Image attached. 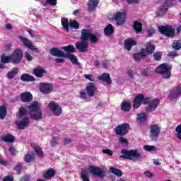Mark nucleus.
I'll use <instances>...</instances> for the list:
<instances>
[{
    "label": "nucleus",
    "instance_id": "6e6552de",
    "mask_svg": "<svg viewBox=\"0 0 181 181\" xmlns=\"http://www.w3.org/2000/svg\"><path fill=\"white\" fill-rule=\"evenodd\" d=\"M48 108L54 117H60L62 110L60 105L57 103L52 101L48 104Z\"/></svg>",
    "mask_w": 181,
    "mask_h": 181
},
{
    "label": "nucleus",
    "instance_id": "f8f14e48",
    "mask_svg": "<svg viewBox=\"0 0 181 181\" xmlns=\"http://www.w3.org/2000/svg\"><path fill=\"white\" fill-rule=\"evenodd\" d=\"M128 128H129V124L127 123H124L118 125L115 129V132L116 135H127L128 134Z\"/></svg>",
    "mask_w": 181,
    "mask_h": 181
},
{
    "label": "nucleus",
    "instance_id": "cd10ccee",
    "mask_svg": "<svg viewBox=\"0 0 181 181\" xmlns=\"http://www.w3.org/2000/svg\"><path fill=\"white\" fill-rule=\"evenodd\" d=\"M133 57L135 62H139L142 60V59H145V57H147L145 54V49H141L140 53L134 54Z\"/></svg>",
    "mask_w": 181,
    "mask_h": 181
},
{
    "label": "nucleus",
    "instance_id": "e433bc0d",
    "mask_svg": "<svg viewBox=\"0 0 181 181\" xmlns=\"http://www.w3.org/2000/svg\"><path fill=\"white\" fill-rule=\"evenodd\" d=\"M55 173H56L54 172V170H53L52 169H50L44 174V178L52 179V177L54 176Z\"/></svg>",
    "mask_w": 181,
    "mask_h": 181
},
{
    "label": "nucleus",
    "instance_id": "2eb2a0df",
    "mask_svg": "<svg viewBox=\"0 0 181 181\" xmlns=\"http://www.w3.org/2000/svg\"><path fill=\"white\" fill-rule=\"evenodd\" d=\"M86 91L88 97H94V95H95V91H97L95 83H90L86 85Z\"/></svg>",
    "mask_w": 181,
    "mask_h": 181
},
{
    "label": "nucleus",
    "instance_id": "9d476101",
    "mask_svg": "<svg viewBox=\"0 0 181 181\" xmlns=\"http://www.w3.org/2000/svg\"><path fill=\"white\" fill-rule=\"evenodd\" d=\"M11 56L12 63H14V64H19V63L22 62V59H23V51H22V49L21 48H17L13 51Z\"/></svg>",
    "mask_w": 181,
    "mask_h": 181
},
{
    "label": "nucleus",
    "instance_id": "6e6d98bb",
    "mask_svg": "<svg viewBox=\"0 0 181 181\" xmlns=\"http://www.w3.org/2000/svg\"><path fill=\"white\" fill-rule=\"evenodd\" d=\"M87 93H86L84 90L80 92V98L82 100H87Z\"/></svg>",
    "mask_w": 181,
    "mask_h": 181
},
{
    "label": "nucleus",
    "instance_id": "f257e3e1",
    "mask_svg": "<svg viewBox=\"0 0 181 181\" xmlns=\"http://www.w3.org/2000/svg\"><path fill=\"white\" fill-rule=\"evenodd\" d=\"M142 103L143 104H148V106L146 108V111L147 112H152L159 105V99L151 100L149 98H144V95H138L135 97L133 102L134 108H139Z\"/></svg>",
    "mask_w": 181,
    "mask_h": 181
},
{
    "label": "nucleus",
    "instance_id": "c85d7f7f",
    "mask_svg": "<svg viewBox=\"0 0 181 181\" xmlns=\"http://www.w3.org/2000/svg\"><path fill=\"white\" fill-rule=\"evenodd\" d=\"M1 60L3 64H8V63H12V57L11 55L8 56L6 54H2L1 56Z\"/></svg>",
    "mask_w": 181,
    "mask_h": 181
},
{
    "label": "nucleus",
    "instance_id": "ddd939ff",
    "mask_svg": "<svg viewBox=\"0 0 181 181\" xmlns=\"http://www.w3.org/2000/svg\"><path fill=\"white\" fill-rule=\"evenodd\" d=\"M160 134V127L156 124H152L150 127V138L155 141V139H158L159 138V135Z\"/></svg>",
    "mask_w": 181,
    "mask_h": 181
},
{
    "label": "nucleus",
    "instance_id": "5fc2aeb1",
    "mask_svg": "<svg viewBox=\"0 0 181 181\" xmlns=\"http://www.w3.org/2000/svg\"><path fill=\"white\" fill-rule=\"evenodd\" d=\"M46 4H49L52 6H56V5H57V0H46Z\"/></svg>",
    "mask_w": 181,
    "mask_h": 181
},
{
    "label": "nucleus",
    "instance_id": "a19ab883",
    "mask_svg": "<svg viewBox=\"0 0 181 181\" xmlns=\"http://www.w3.org/2000/svg\"><path fill=\"white\" fill-rule=\"evenodd\" d=\"M26 114H28V110H26V109H25V107H21L20 109H19V111L17 114V117L18 118H21L25 115H26Z\"/></svg>",
    "mask_w": 181,
    "mask_h": 181
},
{
    "label": "nucleus",
    "instance_id": "13d9d810",
    "mask_svg": "<svg viewBox=\"0 0 181 181\" xmlns=\"http://www.w3.org/2000/svg\"><path fill=\"white\" fill-rule=\"evenodd\" d=\"M102 152L103 153H106V155H110V156H112V154L114 153L110 149H105L103 150Z\"/></svg>",
    "mask_w": 181,
    "mask_h": 181
},
{
    "label": "nucleus",
    "instance_id": "9b49d317",
    "mask_svg": "<svg viewBox=\"0 0 181 181\" xmlns=\"http://www.w3.org/2000/svg\"><path fill=\"white\" fill-rule=\"evenodd\" d=\"M18 37L20 40L22 42L23 45L28 47V49L32 50L33 52H35V53H39V49H37L36 46L33 45V42H32L30 40L22 35H20Z\"/></svg>",
    "mask_w": 181,
    "mask_h": 181
},
{
    "label": "nucleus",
    "instance_id": "c9c22d12",
    "mask_svg": "<svg viewBox=\"0 0 181 181\" xmlns=\"http://www.w3.org/2000/svg\"><path fill=\"white\" fill-rule=\"evenodd\" d=\"M18 71L19 70L18 69V68H13L11 71L8 72L7 74L8 78H13V77H15V76L18 74Z\"/></svg>",
    "mask_w": 181,
    "mask_h": 181
},
{
    "label": "nucleus",
    "instance_id": "c756f323",
    "mask_svg": "<svg viewBox=\"0 0 181 181\" xmlns=\"http://www.w3.org/2000/svg\"><path fill=\"white\" fill-rule=\"evenodd\" d=\"M104 33L106 36H111L114 33V26L111 24L107 25L104 29Z\"/></svg>",
    "mask_w": 181,
    "mask_h": 181
},
{
    "label": "nucleus",
    "instance_id": "7ed1b4c3",
    "mask_svg": "<svg viewBox=\"0 0 181 181\" xmlns=\"http://www.w3.org/2000/svg\"><path fill=\"white\" fill-rule=\"evenodd\" d=\"M122 155L120 158L122 159H127L129 160H141L142 159V155L136 150H125L121 151Z\"/></svg>",
    "mask_w": 181,
    "mask_h": 181
},
{
    "label": "nucleus",
    "instance_id": "2f4dec72",
    "mask_svg": "<svg viewBox=\"0 0 181 181\" xmlns=\"http://www.w3.org/2000/svg\"><path fill=\"white\" fill-rule=\"evenodd\" d=\"M22 81H35L36 80L32 75L24 74L21 76Z\"/></svg>",
    "mask_w": 181,
    "mask_h": 181
},
{
    "label": "nucleus",
    "instance_id": "de8ad7c7",
    "mask_svg": "<svg viewBox=\"0 0 181 181\" xmlns=\"http://www.w3.org/2000/svg\"><path fill=\"white\" fill-rule=\"evenodd\" d=\"M59 141L60 139L59 138H52L51 140L52 146H57V145H59Z\"/></svg>",
    "mask_w": 181,
    "mask_h": 181
},
{
    "label": "nucleus",
    "instance_id": "052dcab7",
    "mask_svg": "<svg viewBox=\"0 0 181 181\" xmlns=\"http://www.w3.org/2000/svg\"><path fill=\"white\" fill-rule=\"evenodd\" d=\"M4 181H13V176L8 175L4 178Z\"/></svg>",
    "mask_w": 181,
    "mask_h": 181
},
{
    "label": "nucleus",
    "instance_id": "4be33fe9",
    "mask_svg": "<svg viewBox=\"0 0 181 181\" xmlns=\"http://www.w3.org/2000/svg\"><path fill=\"white\" fill-rule=\"evenodd\" d=\"M30 117L32 119H34V121H39L43 118L42 115V110H37L36 112H30Z\"/></svg>",
    "mask_w": 181,
    "mask_h": 181
},
{
    "label": "nucleus",
    "instance_id": "a211bd4d",
    "mask_svg": "<svg viewBox=\"0 0 181 181\" xmlns=\"http://www.w3.org/2000/svg\"><path fill=\"white\" fill-rule=\"evenodd\" d=\"M76 47L79 52H81L82 53L87 52L88 43L86 40H81V42H76Z\"/></svg>",
    "mask_w": 181,
    "mask_h": 181
},
{
    "label": "nucleus",
    "instance_id": "f704fd0d",
    "mask_svg": "<svg viewBox=\"0 0 181 181\" xmlns=\"http://www.w3.org/2000/svg\"><path fill=\"white\" fill-rule=\"evenodd\" d=\"M6 107L5 105L0 106V118L1 119H4L5 117H6Z\"/></svg>",
    "mask_w": 181,
    "mask_h": 181
},
{
    "label": "nucleus",
    "instance_id": "0eeeda50",
    "mask_svg": "<svg viewBox=\"0 0 181 181\" xmlns=\"http://www.w3.org/2000/svg\"><path fill=\"white\" fill-rule=\"evenodd\" d=\"M172 67L167 64H163L156 69V73L160 74L163 78H170L172 76Z\"/></svg>",
    "mask_w": 181,
    "mask_h": 181
},
{
    "label": "nucleus",
    "instance_id": "58836bf2",
    "mask_svg": "<svg viewBox=\"0 0 181 181\" xmlns=\"http://www.w3.org/2000/svg\"><path fill=\"white\" fill-rule=\"evenodd\" d=\"M1 140L4 142H13L15 141V138L13 137V136L8 134L6 136H3L1 138Z\"/></svg>",
    "mask_w": 181,
    "mask_h": 181
},
{
    "label": "nucleus",
    "instance_id": "6ab92c4d",
    "mask_svg": "<svg viewBox=\"0 0 181 181\" xmlns=\"http://www.w3.org/2000/svg\"><path fill=\"white\" fill-rule=\"evenodd\" d=\"M136 45V41L133 38H128L124 42V47L129 52L132 49V46H135Z\"/></svg>",
    "mask_w": 181,
    "mask_h": 181
},
{
    "label": "nucleus",
    "instance_id": "1a4fd4ad",
    "mask_svg": "<svg viewBox=\"0 0 181 181\" xmlns=\"http://www.w3.org/2000/svg\"><path fill=\"white\" fill-rule=\"evenodd\" d=\"M158 30L162 35H165L168 37H173L175 36V28L171 25H160Z\"/></svg>",
    "mask_w": 181,
    "mask_h": 181
},
{
    "label": "nucleus",
    "instance_id": "a878e982",
    "mask_svg": "<svg viewBox=\"0 0 181 181\" xmlns=\"http://www.w3.org/2000/svg\"><path fill=\"white\" fill-rule=\"evenodd\" d=\"M33 98V96L29 92L21 93V101H23V103H29Z\"/></svg>",
    "mask_w": 181,
    "mask_h": 181
},
{
    "label": "nucleus",
    "instance_id": "49530a36",
    "mask_svg": "<svg viewBox=\"0 0 181 181\" xmlns=\"http://www.w3.org/2000/svg\"><path fill=\"white\" fill-rule=\"evenodd\" d=\"M175 132H177V138L181 141V124L176 127Z\"/></svg>",
    "mask_w": 181,
    "mask_h": 181
},
{
    "label": "nucleus",
    "instance_id": "ea45409f",
    "mask_svg": "<svg viewBox=\"0 0 181 181\" xmlns=\"http://www.w3.org/2000/svg\"><path fill=\"white\" fill-rule=\"evenodd\" d=\"M121 107L123 111L128 112L131 110V105L129 103L122 102Z\"/></svg>",
    "mask_w": 181,
    "mask_h": 181
},
{
    "label": "nucleus",
    "instance_id": "473e14b6",
    "mask_svg": "<svg viewBox=\"0 0 181 181\" xmlns=\"http://www.w3.org/2000/svg\"><path fill=\"white\" fill-rule=\"evenodd\" d=\"M62 49L66 52L67 54H71V53H74V52H76V47L73 45L62 47Z\"/></svg>",
    "mask_w": 181,
    "mask_h": 181
},
{
    "label": "nucleus",
    "instance_id": "37998d69",
    "mask_svg": "<svg viewBox=\"0 0 181 181\" xmlns=\"http://www.w3.org/2000/svg\"><path fill=\"white\" fill-rule=\"evenodd\" d=\"M35 159V155L33 154H27L25 156V160L27 162V163H30V162H33Z\"/></svg>",
    "mask_w": 181,
    "mask_h": 181
},
{
    "label": "nucleus",
    "instance_id": "603ef678",
    "mask_svg": "<svg viewBox=\"0 0 181 181\" xmlns=\"http://www.w3.org/2000/svg\"><path fill=\"white\" fill-rule=\"evenodd\" d=\"M145 118H146L145 113H140L137 115V119H139V121H145Z\"/></svg>",
    "mask_w": 181,
    "mask_h": 181
},
{
    "label": "nucleus",
    "instance_id": "a18cd8bd",
    "mask_svg": "<svg viewBox=\"0 0 181 181\" xmlns=\"http://www.w3.org/2000/svg\"><path fill=\"white\" fill-rule=\"evenodd\" d=\"M35 151L40 158H42L45 154L43 153V151H42V148H40V146H37L35 148Z\"/></svg>",
    "mask_w": 181,
    "mask_h": 181
},
{
    "label": "nucleus",
    "instance_id": "338daca9",
    "mask_svg": "<svg viewBox=\"0 0 181 181\" xmlns=\"http://www.w3.org/2000/svg\"><path fill=\"white\" fill-rule=\"evenodd\" d=\"M141 73L143 76H149V71L148 69H144Z\"/></svg>",
    "mask_w": 181,
    "mask_h": 181
},
{
    "label": "nucleus",
    "instance_id": "3c124183",
    "mask_svg": "<svg viewBox=\"0 0 181 181\" xmlns=\"http://www.w3.org/2000/svg\"><path fill=\"white\" fill-rule=\"evenodd\" d=\"M173 47L175 50H179V49H181V43L180 42H174L173 43Z\"/></svg>",
    "mask_w": 181,
    "mask_h": 181
},
{
    "label": "nucleus",
    "instance_id": "680f3d73",
    "mask_svg": "<svg viewBox=\"0 0 181 181\" xmlns=\"http://www.w3.org/2000/svg\"><path fill=\"white\" fill-rule=\"evenodd\" d=\"M69 144H71V139H65L64 141H63V144L64 145H69Z\"/></svg>",
    "mask_w": 181,
    "mask_h": 181
},
{
    "label": "nucleus",
    "instance_id": "09e8293b",
    "mask_svg": "<svg viewBox=\"0 0 181 181\" xmlns=\"http://www.w3.org/2000/svg\"><path fill=\"white\" fill-rule=\"evenodd\" d=\"M153 58L155 59V60H157V61L160 60V59H162V52H155L153 54Z\"/></svg>",
    "mask_w": 181,
    "mask_h": 181
},
{
    "label": "nucleus",
    "instance_id": "4468645a",
    "mask_svg": "<svg viewBox=\"0 0 181 181\" xmlns=\"http://www.w3.org/2000/svg\"><path fill=\"white\" fill-rule=\"evenodd\" d=\"M40 91L42 94H50L53 91V84L49 83H42L40 84Z\"/></svg>",
    "mask_w": 181,
    "mask_h": 181
},
{
    "label": "nucleus",
    "instance_id": "39448f33",
    "mask_svg": "<svg viewBox=\"0 0 181 181\" xmlns=\"http://www.w3.org/2000/svg\"><path fill=\"white\" fill-rule=\"evenodd\" d=\"M81 40H90L93 43H95L100 40V34L91 33V29L84 28L81 30Z\"/></svg>",
    "mask_w": 181,
    "mask_h": 181
},
{
    "label": "nucleus",
    "instance_id": "864d4df0",
    "mask_svg": "<svg viewBox=\"0 0 181 181\" xmlns=\"http://www.w3.org/2000/svg\"><path fill=\"white\" fill-rule=\"evenodd\" d=\"M119 142L122 145H128V139L124 137H120L119 139Z\"/></svg>",
    "mask_w": 181,
    "mask_h": 181
},
{
    "label": "nucleus",
    "instance_id": "5701e85b",
    "mask_svg": "<svg viewBox=\"0 0 181 181\" xmlns=\"http://www.w3.org/2000/svg\"><path fill=\"white\" fill-rule=\"evenodd\" d=\"M46 73V71L41 66H38L33 69V74L38 77L39 78L43 77V75Z\"/></svg>",
    "mask_w": 181,
    "mask_h": 181
},
{
    "label": "nucleus",
    "instance_id": "4d7b16f0",
    "mask_svg": "<svg viewBox=\"0 0 181 181\" xmlns=\"http://www.w3.org/2000/svg\"><path fill=\"white\" fill-rule=\"evenodd\" d=\"M25 57L28 62H32V60H33V57H32V55L28 52L25 53Z\"/></svg>",
    "mask_w": 181,
    "mask_h": 181
},
{
    "label": "nucleus",
    "instance_id": "0e129e2a",
    "mask_svg": "<svg viewBox=\"0 0 181 181\" xmlns=\"http://www.w3.org/2000/svg\"><path fill=\"white\" fill-rule=\"evenodd\" d=\"M153 163L154 165H156L157 166H160V160L153 159Z\"/></svg>",
    "mask_w": 181,
    "mask_h": 181
},
{
    "label": "nucleus",
    "instance_id": "bb28decb",
    "mask_svg": "<svg viewBox=\"0 0 181 181\" xmlns=\"http://www.w3.org/2000/svg\"><path fill=\"white\" fill-rule=\"evenodd\" d=\"M144 50H145L144 54H146V57H148L149 54H152V53L155 52V45L151 42H148L146 46V49Z\"/></svg>",
    "mask_w": 181,
    "mask_h": 181
},
{
    "label": "nucleus",
    "instance_id": "e2e57ef3",
    "mask_svg": "<svg viewBox=\"0 0 181 181\" xmlns=\"http://www.w3.org/2000/svg\"><path fill=\"white\" fill-rule=\"evenodd\" d=\"M0 165H2L3 166H8V162L2 158H0Z\"/></svg>",
    "mask_w": 181,
    "mask_h": 181
},
{
    "label": "nucleus",
    "instance_id": "79ce46f5",
    "mask_svg": "<svg viewBox=\"0 0 181 181\" xmlns=\"http://www.w3.org/2000/svg\"><path fill=\"white\" fill-rule=\"evenodd\" d=\"M69 26L70 28H73L74 29H78L80 27V24L75 20H70L69 21Z\"/></svg>",
    "mask_w": 181,
    "mask_h": 181
},
{
    "label": "nucleus",
    "instance_id": "4c0bfd02",
    "mask_svg": "<svg viewBox=\"0 0 181 181\" xmlns=\"http://www.w3.org/2000/svg\"><path fill=\"white\" fill-rule=\"evenodd\" d=\"M109 170L111 173H113L114 175L118 176L119 177L122 176V171L115 168H110Z\"/></svg>",
    "mask_w": 181,
    "mask_h": 181
},
{
    "label": "nucleus",
    "instance_id": "20e7f679",
    "mask_svg": "<svg viewBox=\"0 0 181 181\" xmlns=\"http://www.w3.org/2000/svg\"><path fill=\"white\" fill-rule=\"evenodd\" d=\"M49 53L52 56H56L57 57H64L65 59H69L73 64H77L78 60L77 57L73 54H65L64 52L60 50L59 48H51Z\"/></svg>",
    "mask_w": 181,
    "mask_h": 181
},
{
    "label": "nucleus",
    "instance_id": "b1692460",
    "mask_svg": "<svg viewBox=\"0 0 181 181\" xmlns=\"http://www.w3.org/2000/svg\"><path fill=\"white\" fill-rule=\"evenodd\" d=\"M181 95V85H178L176 89L170 93V98H177Z\"/></svg>",
    "mask_w": 181,
    "mask_h": 181
},
{
    "label": "nucleus",
    "instance_id": "f03ea898",
    "mask_svg": "<svg viewBox=\"0 0 181 181\" xmlns=\"http://www.w3.org/2000/svg\"><path fill=\"white\" fill-rule=\"evenodd\" d=\"M92 173L93 176L98 177H104L105 173L99 167L90 166L89 168H86L81 172V177L83 181H90L88 176Z\"/></svg>",
    "mask_w": 181,
    "mask_h": 181
},
{
    "label": "nucleus",
    "instance_id": "c03bdc74",
    "mask_svg": "<svg viewBox=\"0 0 181 181\" xmlns=\"http://www.w3.org/2000/svg\"><path fill=\"white\" fill-rule=\"evenodd\" d=\"M144 149L145 151H147L148 152H153L156 151V147L153 146L146 145V146H144Z\"/></svg>",
    "mask_w": 181,
    "mask_h": 181
},
{
    "label": "nucleus",
    "instance_id": "69168bd1",
    "mask_svg": "<svg viewBox=\"0 0 181 181\" xmlns=\"http://www.w3.org/2000/svg\"><path fill=\"white\" fill-rule=\"evenodd\" d=\"M56 63H64V59L63 58H57L55 59Z\"/></svg>",
    "mask_w": 181,
    "mask_h": 181
},
{
    "label": "nucleus",
    "instance_id": "aec40b11",
    "mask_svg": "<svg viewBox=\"0 0 181 181\" xmlns=\"http://www.w3.org/2000/svg\"><path fill=\"white\" fill-rule=\"evenodd\" d=\"M98 6V0H90L88 4V10L89 12H94Z\"/></svg>",
    "mask_w": 181,
    "mask_h": 181
},
{
    "label": "nucleus",
    "instance_id": "393cba45",
    "mask_svg": "<svg viewBox=\"0 0 181 181\" xmlns=\"http://www.w3.org/2000/svg\"><path fill=\"white\" fill-rule=\"evenodd\" d=\"M41 110L39 107V103L37 102H34L28 107V114L30 115V112H36V111Z\"/></svg>",
    "mask_w": 181,
    "mask_h": 181
},
{
    "label": "nucleus",
    "instance_id": "7c9ffc66",
    "mask_svg": "<svg viewBox=\"0 0 181 181\" xmlns=\"http://www.w3.org/2000/svg\"><path fill=\"white\" fill-rule=\"evenodd\" d=\"M61 22L65 32L69 33L70 30L69 29V20L66 18H62Z\"/></svg>",
    "mask_w": 181,
    "mask_h": 181
},
{
    "label": "nucleus",
    "instance_id": "bf43d9fd",
    "mask_svg": "<svg viewBox=\"0 0 181 181\" xmlns=\"http://www.w3.org/2000/svg\"><path fill=\"white\" fill-rule=\"evenodd\" d=\"M127 74H128V76L129 77V78H134V76L135 74L134 73V71L130 69L127 71Z\"/></svg>",
    "mask_w": 181,
    "mask_h": 181
},
{
    "label": "nucleus",
    "instance_id": "423d86ee",
    "mask_svg": "<svg viewBox=\"0 0 181 181\" xmlns=\"http://www.w3.org/2000/svg\"><path fill=\"white\" fill-rule=\"evenodd\" d=\"M108 18L111 21H116L117 25L121 26V25H124V23H125V21L127 19V11L125 10H122L115 13L114 14H110Z\"/></svg>",
    "mask_w": 181,
    "mask_h": 181
},
{
    "label": "nucleus",
    "instance_id": "412c9836",
    "mask_svg": "<svg viewBox=\"0 0 181 181\" xmlns=\"http://www.w3.org/2000/svg\"><path fill=\"white\" fill-rule=\"evenodd\" d=\"M98 78L100 81H104V83H106V84L108 85L112 83V81H111V76H110L109 74H103L102 75H100L98 76Z\"/></svg>",
    "mask_w": 181,
    "mask_h": 181
},
{
    "label": "nucleus",
    "instance_id": "72a5a7b5",
    "mask_svg": "<svg viewBox=\"0 0 181 181\" xmlns=\"http://www.w3.org/2000/svg\"><path fill=\"white\" fill-rule=\"evenodd\" d=\"M133 28L135 30V32H136L137 33H139V32H142V23L138 22V21H135L134 25H133Z\"/></svg>",
    "mask_w": 181,
    "mask_h": 181
},
{
    "label": "nucleus",
    "instance_id": "774afa93",
    "mask_svg": "<svg viewBox=\"0 0 181 181\" xmlns=\"http://www.w3.org/2000/svg\"><path fill=\"white\" fill-rule=\"evenodd\" d=\"M153 33H155V29L151 28L148 30V36H152V35H153Z\"/></svg>",
    "mask_w": 181,
    "mask_h": 181
},
{
    "label": "nucleus",
    "instance_id": "dca6fc26",
    "mask_svg": "<svg viewBox=\"0 0 181 181\" xmlns=\"http://www.w3.org/2000/svg\"><path fill=\"white\" fill-rule=\"evenodd\" d=\"M169 9V5L168 4H164L158 8L156 15V16H164L168 13V10Z\"/></svg>",
    "mask_w": 181,
    "mask_h": 181
},
{
    "label": "nucleus",
    "instance_id": "8fccbe9b",
    "mask_svg": "<svg viewBox=\"0 0 181 181\" xmlns=\"http://www.w3.org/2000/svg\"><path fill=\"white\" fill-rule=\"evenodd\" d=\"M83 77L86 79V80H89V81H95V78H94V76L91 75V74H85L83 76Z\"/></svg>",
    "mask_w": 181,
    "mask_h": 181
},
{
    "label": "nucleus",
    "instance_id": "f3484780",
    "mask_svg": "<svg viewBox=\"0 0 181 181\" xmlns=\"http://www.w3.org/2000/svg\"><path fill=\"white\" fill-rule=\"evenodd\" d=\"M16 124L18 129H26L29 127L30 122L29 121V118L25 117L21 121L16 122Z\"/></svg>",
    "mask_w": 181,
    "mask_h": 181
}]
</instances>
